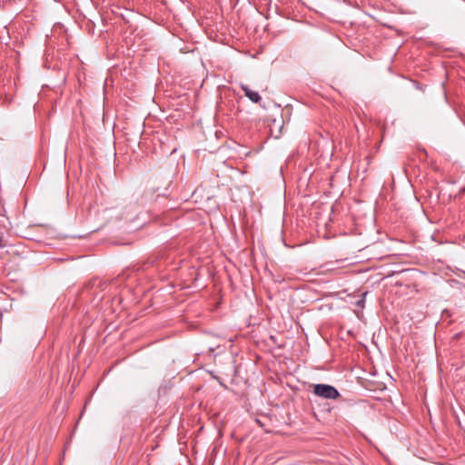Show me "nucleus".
Here are the masks:
<instances>
[{
    "instance_id": "1",
    "label": "nucleus",
    "mask_w": 465,
    "mask_h": 465,
    "mask_svg": "<svg viewBox=\"0 0 465 465\" xmlns=\"http://www.w3.org/2000/svg\"><path fill=\"white\" fill-rule=\"evenodd\" d=\"M313 394L318 397L327 399V400H335L340 397L339 391L332 385L318 383L313 386L312 390Z\"/></svg>"
},
{
    "instance_id": "2",
    "label": "nucleus",
    "mask_w": 465,
    "mask_h": 465,
    "mask_svg": "<svg viewBox=\"0 0 465 465\" xmlns=\"http://www.w3.org/2000/svg\"><path fill=\"white\" fill-rule=\"evenodd\" d=\"M241 89L244 92L245 96L252 103L257 104L262 100L260 94L257 92L251 90L246 84H241Z\"/></svg>"
},
{
    "instance_id": "3",
    "label": "nucleus",
    "mask_w": 465,
    "mask_h": 465,
    "mask_svg": "<svg viewBox=\"0 0 465 465\" xmlns=\"http://www.w3.org/2000/svg\"><path fill=\"white\" fill-rule=\"evenodd\" d=\"M364 302H365V301H364V297H363L357 302V305L360 307H363Z\"/></svg>"
},
{
    "instance_id": "4",
    "label": "nucleus",
    "mask_w": 465,
    "mask_h": 465,
    "mask_svg": "<svg viewBox=\"0 0 465 465\" xmlns=\"http://www.w3.org/2000/svg\"><path fill=\"white\" fill-rule=\"evenodd\" d=\"M2 246V238L0 237V247Z\"/></svg>"
}]
</instances>
